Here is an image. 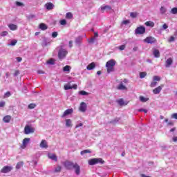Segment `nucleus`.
<instances>
[{
	"instance_id": "f257e3e1",
	"label": "nucleus",
	"mask_w": 177,
	"mask_h": 177,
	"mask_svg": "<svg viewBox=\"0 0 177 177\" xmlns=\"http://www.w3.org/2000/svg\"><path fill=\"white\" fill-rule=\"evenodd\" d=\"M114 66H115V60L110 59L106 63V67L107 69V73H110L114 71Z\"/></svg>"
},
{
	"instance_id": "f03ea898",
	"label": "nucleus",
	"mask_w": 177,
	"mask_h": 177,
	"mask_svg": "<svg viewBox=\"0 0 177 177\" xmlns=\"http://www.w3.org/2000/svg\"><path fill=\"white\" fill-rule=\"evenodd\" d=\"M88 163L89 165H96V164H104V160L100 158H94L88 160Z\"/></svg>"
},
{
	"instance_id": "7ed1b4c3",
	"label": "nucleus",
	"mask_w": 177,
	"mask_h": 177,
	"mask_svg": "<svg viewBox=\"0 0 177 177\" xmlns=\"http://www.w3.org/2000/svg\"><path fill=\"white\" fill-rule=\"evenodd\" d=\"M128 82V80L124 79L122 82H120V84L117 86V89L118 91H128V87L125 86L124 84H127Z\"/></svg>"
},
{
	"instance_id": "20e7f679",
	"label": "nucleus",
	"mask_w": 177,
	"mask_h": 177,
	"mask_svg": "<svg viewBox=\"0 0 177 177\" xmlns=\"http://www.w3.org/2000/svg\"><path fill=\"white\" fill-rule=\"evenodd\" d=\"M67 50L64 49H60L58 52V57L60 60H62V59H64L66 56H67Z\"/></svg>"
},
{
	"instance_id": "39448f33",
	"label": "nucleus",
	"mask_w": 177,
	"mask_h": 177,
	"mask_svg": "<svg viewBox=\"0 0 177 177\" xmlns=\"http://www.w3.org/2000/svg\"><path fill=\"white\" fill-rule=\"evenodd\" d=\"M144 42H145L146 44H156V42H157V39H156L154 37L149 36L146 37L144 39Z\"/></svg>"
},
{
	"instance_id": "423d86ee",
	"label": "nucleus",
	"mask_w": 177,
	"mask_h": 177,
	"mask_svg": "<svg viewBox=\"0 0 177 177\" xmlns=\"http://www.w3.org/2000/svg\"><path fill=\"white\" fill-rule=\"evenodd\" d=\"M35 130L34 128H32L29 125H26L24 128V133L25 135H30V133H34Z\"/></svg>"
},
{
	"instance_id": "0eeeda50",
	"label": "nucleus",
	"mask_w": 177,
	"mask_h": 177,
	"mask_svg": "<svg viewBox=\"0 0 177 177\" xmlns=\"http://www.w3.org/2000/svg\"><path fill=\"white\" fill-rule=\"evenodd\" d=\"M13 169V167L12 166H4L0 171L1 174H8Z\"/></svg>"
},
{
	"instance_id": "6e6552de",
	"label": "nucleus",
	"mask_w": 177,
	"mask_h": 177,
	"mask_svg": "<svg viewBox=\"0 0 177 177\" xmlns=\"http://www.w3.org/2000/svg\"><path fill=\"white\" fill-rule=\"evenodd\" d=\"M74 165H75V164L73 162H71L68 160L64 162V166L67 169H73Z\"/></svg>"
},
{
	"instance_id": "1a4fd4ad",
	"label": "nucleus",
	"mask_w": 177,
	"mask_h": 177,
	"mask_svg": "<svg viewBox=\"0 0 177 177\" xmlns=\"http://www.w3.org/2000/svg\"><path fill=\"white\" fill-rule=\"evenodd\" d=\"M136 34H145L146 32V28L145 26L138 27L135 30Z\"/></svg>"
},
{
	"instance_id": "9d476101",
	"label": "nucleus",
	"mask_w": 177,
	"mask_h": 177,
	"mask_svg": "<svg viewBox=\"0 0 177 177\" xmlns=\"http://www.w3.org/2000/svg\"><path fill=\"white\" fill-rule=\"evenodd\" d=\"M74 112L73 109H66L64 113L61 115L62 118H64V117H67V115H71L72 113Z\"/></svg>"
},
{
	"instance_id": "9b49d317",
	"label": "nucleus",
	"mask_w": 177,
	"mask_h": 177,
	"mask_svg": "<svg viewBox=\"0 0 177 177\" xmlns=\"http://www.w3.org/2000/svg\"><path fill=\"white\" fill-rule=\"evenodd\" d=\"M162 88H164V84H161L160 86L155 88L153 90V93L154 95H158V93H160V92H161V91L162 90Z\"/></svg>"
},
{
	"instance_id": "f8f14e48",
	"label": "nucleus",
	"mask_w": 177,
	"mask_h": 177,
	"mask_svg": "<svg viewBox=\"0 0 177 177\" xmlns=\"http://www.w3.org/2000/svg\"><path fill=\"white\" fill-rule=\"evenodd\" d=\"M30 143V138H26L23 140L22 145H21V148L26 149L27 147V145Z\"/></svg>"
},
{
	"instance_id": "ddd939ff",
	"label": "nucleus",
	"mask_w": 177,
	"mask_h": 177,
	"mask_svg": "<svg viewBox=\"0 0 177 177\" xmlns=\"http://www.w3.org/2000/svg\"><path fill=\"white\" fill-rule=\"evenodd\" d=\"M86 107H87L86 103L82 102L80 104L79 110H80V111H82V113H85L86 111Z\"/></svg>"
},
{
	"instance_id": "4468645a",
	"label": "nucleus",
	"mask_w": 177,
	"mask_h": 177,
	"mask_svg": "<svg viewBox=\"0 0 177 177\" xmlns=\"http://www.w3.org/2000/svg\"><path fill=\"white\" fill-rule=\"evenodd\" d=\"M75 169V172L76 174V175H80V174H81V167L79 166L78 164L75 163L73 165V167Z\"/></svg>"
},
{
	"instance_id": "2eb2a0df",
	"label": "nucleus",
	"mask_w": 177,
	"mask_h": 177,
	"mask_svg": "<svg viewBox=\"0 0 177 177\" xmlns=\"http://www.w3.org/2000/svg\"><path fill=\"white\" fill-rule=\"evenodd\" d=\"M40 147H41V149H48V142L46 140H41L40 143Z\"/></svg>"
},
{
	"instance_id": "dca6fc26",
	"label": "nucleus",
	"mask_w": 177,
	"mask_h": 177,
	"mask_svg": "<svg viewBox=\"0 0 177 177\" xmlns=\"http://www.w3.org/2000/svg\"><path fill=\"white\" fill-rule=\"evenodd\" d=\"M45 8L47 9V10H52V9L55 8V6L53 3H47L45 4Z\"/></svg>"
},
{
	"instance_id": "f3484780",
	"label": "nucleus",
	"mask_w": 177,
	"mask_h": 177,
	"mask_svg": "<svg viewBox=\"0 0 177 177\" xmlns=\"http://www.w3.org/2000/svg\"><path fill=\"white\" fill-rule=\"evenodd\" d=\"M104 10H111V6H101L102 13H104Z\"/></svg>"
},
{
	"instance_id": "a211bd4d",
	"label": "nucleus",
	"mask_w": 177,
	"mask_h": 177,
	"mask_svg": "<svg viewBox=\"0 0 177 177\" xmlns=\"http://www.w3.org/2000/svg\"><path fill=\"white\" fill-rule=\"evenodd\" d=\"M8 28H10L11 31H16V30H17V26L15 24H10L8 25Z\"/></svg>"
},
{
	"instance_id": "6ab92c4d",
	"label": "nucleus",
	"mask_w": 177,
	"mask_h": 177,
	"mask_svg": "<svg viewBox=\"0 0 177 177\" xmlns=\"http://www.w3.org/2000/svg\"><path fill=\"white\" fill-rule=\"evenodd\" d=\"M174 63V59L172 58H168L166 60V67H169Z\"/></svg>"
},
{
	"instance_id": "aec40b11",
	"label": "nucleus",
	"mask_w": 177,
	"mask_h": 177,
	"mask_svg": "<svg viewBox=\"0 0 177 177\" xmlns=\"http://www.w3.org/2000/svg\"><path fill=\"white\" fill-rule=\"evenodd\" d=\"M95 67L96 64H95V62H92L87 66L86 68L87 70H93V68H95Z\"/></svg>"
},
{
	"instance_id": "412c9836",
	"label": "nucleus",
	"mask_w": 177,
	"mask_h": 177,
	"mask_svg": "<svg viewBox=\"0 0 177 177\" xmlns=\"http://www.w3.org/2000/svg\"><path fill=\"white\" fill-rule=\"evenodd\" d=\"M11 120H12V116H10V115H6V116L3 118V120L4 122H6V123L10 122Z\"/></svg>"
},
{
	"instance_id": "4be33fe9",
	"label": "nucleus",
	"mask_w": 177,
	"mask_h": 177,
	"mask_svg": "<svg viewBox=\"0 0 177 177\" xmlns=\"http://www.w3.org/2000/svg\"><path fill=\"white\" fill-rule=\"evenodd\" d=\"M48 158H50V160H53V161H57V156H56L53 153L48 154Z\"/></svg>"
},
{
	"instance_id": "5701e85b",
	"label": "nucleus",
	"mask_w": 177,
	"mask_h": 177,
	"mask_svg": "<svg viewBox=\"0 0 177 177\" xmlns=\"http://www.w3.org/2000/svg\"><path fill=\"white\" fill-rule=\"evenodd\" d=\"M70 70H71V66L66 65L63 68V71L64 73H70Z\"/></svg>"
},
{
	"instance_id": "b1692460",
	"label": "nucleus",
	"mask_w": 177,
	"mask_h": 177,
	"mask_svg": "<svg viewBox=\"0 0 177 177\" xmlns=\"http://www.w3.org/2000/svg\"><path fill=\"white\" fill-rule=\"evenodd\" d=\"M24 165V162L23 161H20L17 162L16 165V169H20V168H21V167H23Z\"/></svg>"
},
{
	"instance_id": "393cba45",
	"label": "nucleus",
	"mask_w": 177,
	"mask_h": 177,
	"mask_svg": "<svg viewBox=\"0 0 177 177\" xmlns=\"http://www.w3.org/2000/svg\"><path fill=\"white\" fill-rule=\"evenodd\" d=\"M39 28L41 29L43 31H45V30H48V26L46 24L42 23L39 25Z\"/></svg>"
},
{
	"instance_id": "a878e982",
	"label": "nucleus",
	"mask_w": 177,
	"mask_h": 177,
	"mask_svg": "<svg viewBox=\"0 0 177 177\" xmlns=\"http://www.w3.org/2000/svg\"><path fill=\"white\" fill-rule=\"evenodd\" d=\"M66 127L70 128V127H73L72 122L70 119L66 120Z\"/></svg>"
},
{
	"instance_id": "bb28decb",
	"label": "nucleus",
	"mask_w": 177,
	"mask_h": 177,
	"mask_svg": "<svg viewBox=\"0 0 177 177\" xmlns=\"http://www.w3.org/2000/svg\"><path fill=\"white\" fill-rule=\"evenodd\" d=\"M145 26H147V27H153L154 26V22L153 21H147L145 22Z\"/></svg>"
},
{
	"instance_id": "cd10ccee",
	"label": "nucleus",
	"mask_w": 177,
	"mask_h": 177,
	"mask_svg": "<svg viewBox=\"0 0 177 177\" xmlns=\"http://www.w3.org/2000/svg\"><path fill=\"white\" fill-rule=\"evenodd\" d=\"M153 55L156 57H160V50H158V49H156L153 50Z\"/></svg>"
},
{
	"instance_id": "c85d7f7f",
	"label": "nucleus",
	"mask_w": 177,
	"mask_h": 177,
	"mask_svg": "<svg viewBox=\"0 0 177 177\" xmlns=\"http://www.w3.org/2000/svg\"><path fill=\"white\" fill-rule=\"evenodd\" d=\"M82 41V37H78L75 39V44H77V45H80Z\"/></svg>"
},
{
	"instance_id": "c756f323",
	"label": "nucleus",
	"mask_w": 177,
	"mask_h": 177,
	"mask_svg": "<svg viewBox=\"0 0 177 177\" xmlns=\"http://www.w3.org/2000/svg\"><path fill=\"white\" fill-rule=\"evenodd\" d=\"M140 100L142 103H145V102H147L149 100V98H146V97L141 95V96H140Z\"/></svg>"
},
{
	"instance_id": "7c9ffc66",
	"label": "nucleus",
	"mask_w": 177,
	"mask_h": 177,
	"mask_svg": "<svg viewBox=\"0 0 177 177\" xmlns=\"http://www.w3.org/2000/svg\"><path fill=\"white\" fill-rule=\"evenodd\" d=\"M87 153H92V151L89 149H85L80 152L81 156H84V154H86Z\"/></svg>"
},
{
	"instance_id": "2f4dec72",
	"label": "nucleus",
	"mask_w": 177,
	"mask_h": 177,
	"mask_svg": "<svg viewBox=\"0 0 177 177\" xmlns=\"http://www.w3.org/2000/svg\"><path fill=\"white\" fill-rule=\"evenodd\" d=\"M62 171V166L58 165L57 167H55L54 172H61Z\"/></svg>"
},
{
	"instance_id": "473e14b6",
	"label": "nucleus",
	"mask_w": 177,
	"mask_h": 177,
	"mask_svg": "<svg viewBox=\"0 0 177 177\" xmlns=\"http://www.w3.org/2000/svg\"><path fill=\"white\" fill-rule=\"evenodd\" d=\"M117 102L120 106H124L125 104V102H124V100H122V98L120 99Z\"/></svg>"
},
{
	"instance_id": "72a5a7b5",
	"label": "nucleus",
	"mask_w": 177,
	"mask_h": 177,
	"mask_svg": "<svg viewBox=\"0 0 177 177\" xmlns=\"http://www.w3.org/2000/svg\"><path fill=\"white\" fill-rule=\"evenodd\" d=\"M73 13L71 12H67L66 15V19H73Z\"/></svg>"
},
{
	"instance_id": "f704fd0d",
	"label": "nucleus",
	"mask_w": 177,
	"mask_h": 177,
	"mask_svg": "<svg viewBox=\"0 0 177 177\" xmlns=\"http://www.w3.org/2000/svg\"><path fill=\"white\" fill-rule=\"evenodd\" d=\"M147 75V73L146 72H140V78H145Z\"/></svg>"
},
{
	"instance_id": "c9c22d12",
	"label": "nucleus",
	"mask_w": 177,
	"mask_h": 177,
	"mask_svg": "<svg viewBox=\"0 0 177 177\" xmlns=\"http://www.w3.org/2000/svg\"><path fill=\"white\" fill-rule=\"evenodd\" d=\"M80 95H82V96H85L86 95H89V93L85 91H81L79 92Z\"/></svg>"
},
{
	"instance_id": "e433bc0d",
	"label": "nucleus",
	"mask_w": 177,
	"mask_h": 177,
	"mask_svg": "<svg viewBox=\"0 0 177 177\" xmlns=\"http://www.w3.org/2000/svg\"><path fill=\"white\" fill-rule=\"evenodd\" d=\"M130 16L133 19H135V18L138 17V12H131Z\"/></svg>"
},
{
	"instance_id": "4c0bfd02",
	"label": "nucleus",
	"mask_w": 177,
	"mask_h": 177,
	"mask_svg": "<svg viewBox=\"0 0 177 177\" xmlns=\"http://www.w3.org/2000/svg\"><path fill=\"white\" fill-rule=\"evenodd\" d=\"M153 81H161V77L160 76L155 75L153 77Z\"/></svg>"
},
{
	"instance_id": "58836bf2",
	"label": "nucleus",
	"mask_w": 177,
	"mask_h": 177,
	"mask_svg": "<svg viewBox=\"0 0 177 177\" xmlns=\"http://www.w3.org/2000/svg\"><path fill=\"white\" fill-rule=\"evenodd\" d=\"M59 23L61 26H66V24H67V21H66V19H62L59 21Z\"/></svg>"
},
{
	"instance_id": "ea45409f",
	"label": "nucleus",
	"mask_w": 177,
	"mask_h": 177,
	"mask_svg": "<svg viewBox=\"0 0 177 177\" xmlns=\"http://www.w3.org/2000/svg\"><path fill=\"white\" fill-rule=\"evenodd\" d=\"M171 12L173 15H177V8H173L171 10Z\"/></svg>"
},
{
	"instance_id": "a19ab883",
	"label": "nucleus",
	"mask_w": 177,
	"mask_h": 177,
	"mask_svg": "<svg viewBox=\"0 0 177 177\" xmlns=\"http://www.w3.org/2000/svg\"><path fill=\"white\" fill-rule=\"evenodd\" d=\"M36 104H30L28 106V109H35L36 107Z\"/></svg>"
},
{
	"instance_id": "79ce46f5",
	"label": "nucleus",
	"mask_w": 177,
	"mask_h": 177,
	"mask_svg": "<svg viewBox=\"0 0 177 177\" xmlns=\"http://www.w3.org/2000/svg\"><path fill=\"white\" fill-rule=\"evenodd\" d=\"M47 64H55V59H50L48 61H47Z\"/></svg>"
},
{
	"instance_id": "37998d69",
	"label": "nucleus",
	"mask_w": 177,
	"mask_h": 177,
	"mask_svg": "<svg viewBox=\"0 0 177 177\" xmlns=\"http://www.w3.org/2000/svg\"><path fill=\"white\" fill-rule=\"evenodd\" d=\"M156 85H157V82L153 81V82H151L150 87L151 88H154L156 86Z\"/></svg>"
},
{
	"instance_id": "c03bdc74",
	"label": "nucleus",
	"mask_w": 177,
	"mask_h": 177,
	"mask_svg": "<svg viewBox=\"0 0 177 177\" xmlns=\"http://www.w3.org/2000/svg\"><path fill=\"white\" fill-rule=\"evenodd\" d=\"M175 41V37L174 36H171L169 37V39H168V42L171 43V42H174Z\"/></svg>"
},
{
	"instance_id": "a18cd8bd",
	"label": "nucleus",
	"mask_w": 177,
	"mask_h": 177,
	"mask_svg": "<svg viewBox=\"0 0 177 177\" xmlns=\"http://www.w3.org/2000/svg\"><path fill=\"white\" fill-rule=\"evenodd\" d=\"M10 95H11L10 91H8V92H6V93H5L3 97H4V99H5L6 97H10Z\"/></svg>"
},
{
	"instance_id": "49530a36",
	"label": "nucleus",
	"mask_w": 177,
	"mask_h": 177,
	"mask_svg": "<svg viewBox=\"0 0 177 177\" xmlns=\"http://www.w3.org/2000/svg\"><path fill=\"white\" fill-rule=\"evenodd\" d=\"M165 12H167V10L165 9V8L161 7V8H160V13H161L162 15H164V13H165Z\"/></svg>"
},
{
	"instance_id": "de8ad7c7",
	"label": "nucleus",
	"mask_w": 177,
	"mask_h": 177,
	"mask_svg": "<svg viewBox=\"0 0 177 177\" xmlns=\"http://www.w3.org/2000/svg\"><path fill=\"white\" fill-rule=\"evenodd\" d=\"M68 89H73V86H68V85H65L64 86V90L65 91H68Z\"/></svg>"
},
{
	"instance_id": "09e8293b",
	"label": "nucleus",
	"mask_w": 177,
	"mask_h": 177,
	"mask_svg": "<svg viewBox=\"0 0 177 177\" xmlns=\"http://www.w3.org/2000/svg\"><path fill=\"white\" fill-rule=\"evenodd\" d=\"M16 44H17V40H12L11 42H10V46H15V45H16Z\"/></svg>"
},
{
	"instance_id": "8fccbe9b",
	"label": "nucleus",
	"mask_w": 177,
	"mask_h": 177,
	"mask_svg": "<svg viewBox=\"0 0 177 177\" xmlns=\"http://www.w3.org/2000/svg\"><path fill=\"white\" fill-rule=\"evenodd\" d=\"M8 31H3L1 33V37H6L8 35Z\"/></svg>"
},
{
	"instance_id": "3c124183",
	"label": "nucleus",
	"mask_w": 177,
	"mask_h": 177,
	"mask_svg": "<svg viewBox=\"0 0 177 177\" xmlns=\"http://www.w3.org/2000/svg\"><path fill=\"white\" fill-rule=\"evenodd\" d=\"M171 118H174V120H177V113H173L171 115Z\"/></svg>"
},
{
	"instance_id": "603ef678",
	"label": "nucleus",
	"mask_w": 177,
	"mask_h": 177,
	"mask_svg": "<svg viewBox=\"0 0 177 177\" xmlns=\"http://www.w3.org/2000/svg\"><path fill=\"white\" fill-rule=\"evenodd\" d=\"M118 49H120V50H124V49H125V45H121L118 47Z\"/></svg>"
},
{
	"instance_id": "864d4df0",
	"label": "nucleus",
	"mask_w": 177,
	"mask_h": 177,
	"mask_svg": "<svg viewBox=\"0 0 177 177\" xmlns=\"http://www.w3.org/2000/svg\"><path fill=\"white\" fill-rule=\"evenodd\" d=\"M52 37L53 38H56V37H57V32H53L52 33Z\"/></svg>"
},
{
	"instance_id": "5fc2aeb1",
	"label": "nucleus",
	"mask_w": 177,
	"mask_h": 177,
	"mask_svg": "<svg viewBox=\"0 0 177 177\" xmlns=\"http://www.w3.org/2000/svg\"><path fill=\"white\" fill-rule=\"evenodd\" d=\"M16 5L17 6H23V3L20 2V1H17L16 2Z\"/></svg>"
},
{
	"instance_id": "6e6d98bb",
	"label": "nucleus",
	"mask_w": 177,
	"mask_h": 177,
	"mask_svg": "<svg viewBox=\"0 0 177 177\" xmlns=\"http://www.w3.org/2000/svg\"><path fill=\"white\" fill-rule=\"evenodd\" d=\"M122 24H129V20H124L122 22Z\"/></svg>"
},
{
	"instance_id": "4d7b16f0",
	"label": "nucleus",
	"mask_w": 177,
	"mask_h": 177,
	"mask_svg": "<svg viewBox=\"0 0 177 177\" xmlns=\"http://www.w3.org/2000/svg\"><path fill=\"white\" fill-rule=\"evenodd\" d=\"M16 59L17 60L18 63H20V62L23 60V58H21V57H17Z\"/></svg>"
},
{
	"instance_id": "13d9d810",
	"label": "nucleus",
	"mask_w": 177,
	"mask_h": 177,
	"mask_svg": "<svg viewBox=\"0 0 177 177\" xmlns=\"http://www.w3.org/2000/svg\"><path fill=\"white\" fill-rule=\"evenodd\" d=\"M5 102L2 101V102H0V107H5Z\"/></svg>"
},
{
	"instance_id": "bf43d9fd",
	"label": "nucleus",
	"mask_w": 177,
	"mask_h": 177,
	"mask_svg": "<svg viewBox=\"0 0 177 177\" xmlns=\"http://www.w3.org/2000/svg\"><path fill=\"white\" fill-rule=\"evenodd\" d=\"M162 28L164 30H167V28H168V25H167V24H164L162 25Z\"/></svg>"
},
{
	"instance_id": "052dcab7",
	"label": "nucleus",
	"mask_w": 177,
	"mask_h": 177,
	"mask_svg": "<svg viewBox=\"0 0 177 177\" xmlns=\"http://www.w3.org/2000/svg\"><path fill=\"white\" fill-rule=\"evenodd\" d=\"M84 124L82 123H80L75 126V128H80V127H82Z\"/></svg>"
},
{
	"instance_id": "680f3d73",
	"label": "nucleus",
	"mask_w": 177,
	"mask_h": 177,
	"mask_svg": "<svg viewBox=\"0 0 177 177\" xmlns=\"http://www.w3.org/2000/svg\"><path fill=\"white\" fill-rule=\"evenodd\" d=\"M69 48H73V41H69Z\"/></svg>"
},
{
	"instance_id": "e2e57ef3",
	"label": "nucleus",
	"mask_w": 177,
	"mask_h": 177,
	"mask_svg": "<svg viewBox=\"0 0 177 177\" xmlns=\"http://www.w3.org/2000/svg\"><path fill=\"white\" fill-rule=\"evenodd\" d=\"M138 111H142L145 113H147V110H146V109H139Z\"/></svg>"
},
{
	"instance_id": "0e129e2a",
	"label": "nucleus",
	"mask_w": 177,
	"mask_h": 177,
	"mask_svg": "<svg viewBox=\"0 0 177 177\" xmlns=\"http://www.w3.org/2000/svg\"><path fill=\"white\" fill-rule=\"evenodd\" d=\"M38 74H45V72L43 71H37Z\"/></svg>"
},
{
	"instance_id": "69168bd1",
	"label": "nucleus",
	"mask_w": 177,
	"mask_h": 177,
	"mask_svg": "<svg viewBox=\"0 0 177 177\" xmlns=\"http://www.w3.org/2000/svg\"><path fill=\"white\" fill-rule=\"evenodd\" d=\"M89 42H90V43H93V42H95V38H94V37L91 38V39H90Z\"/></svg>"
},
{
	"instance_id": "338daca9",
	"label": "nucleus",
	"mask_w": 177,
	"mask_h": 177,
	"mask_svg": "<svg viewBox=\"0 0 177 177\" xmlns=\"http://www.w3.org/2000/svg\"><path fill=\"white\" fill-rule=\"evenodd\" d=\"M167 125H171V126H173V125H174V122H169L167 123Z\"/></svg>"
},
{
	"instance_id": "774afa93",
	"label": "nucleus",
	"mask_w": 177,
	"mask_h": 177,
	"mask_svg": "<svg viewBox=\"0 0 177 177\" xmlns=\"http://www.w3.org/2000/svg\"><path fill=\"white\" fill-rule=\"evenodd\" d=\"M173 142H177V137L173 138Z\"/></svg>"
}]
</instances>
